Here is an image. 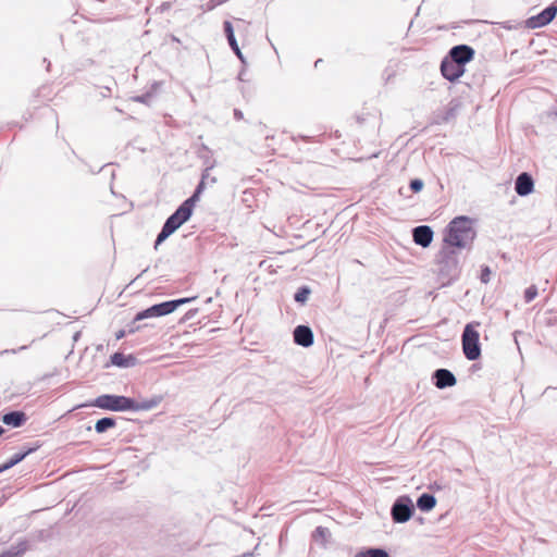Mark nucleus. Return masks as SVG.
I'll use <instances>...</instances> for the list:
<instances>
[{
  "label": "nucleus",
  "instance_id": "1",
  "mask_svg": "<svg viewBox=\"0 0 557 557\" xmlns=\"http://www.w3.org/2000/svg\"><path fill=\"white\" fill-rule=\"evenodd\" d=\"M475 231L468 216L455 218L445 230L444 243L448 247L467 248L474 239Z\"/></svg>",
  "mask_w": 557,
  "mask_h": 557
},
{
  "label": "nucleus",
  "instance_id": "2",
  "mask_svg": "<svg viewBox=\"0 0 557 557\" xmlns=\"http://www.w3.org/2000/svg\"><path fill=\"white\" fill-rule=\"evenodd\" d=\"M480 323H468L462 332L461 342L462 350L466 358L470 361H474L481 356V347L479 343L480 334L475 330Z\"/></svg>",
  "mask_w": 557,
  "mask_h": 557
},
{
  "label": "nucleus",
  "instance_id": "3",
  "mask_svg": "<svg viewBox=\"0 0 557 557\" xmlns=\"http://www.w3.org/2000/svg\"><path fill=\"white\" fill-rule=\"evenodd\" d=\"M89 406L112 411H127L133 406V399L125 396L104 394L94 399Z\"/></svg>",
  "mask_w": 557,
  "mask_h": 557
},
{
  "label": "nucleus",
  "instance_id": "4",
  "mask_svg": "<svg viewBox=\"0 0 557 557\" xmlns=\"http://www.w3.org/2000/svg\"><path fill=\"white\" fill-rule=\"evenodd\" d=\"M413 504L408 496L398 497L392 506L391 515L396 523L407 522L413 513Z\"/></svg>",
  "mask_w": 557,
  "mask_h": 557
},
{
  "label": "nucleus",
  "instance_id": "5",
  "mask_svg": "<svg viewBox=\"0 0 557 557\" xmlns=\"http://www.w3.org/2000/svg\"><path fill=\"white\" fill-rule=\"evenodd\" d=\"M557 14V4L553 3L546 9H544L541 13L531 16L527 20L525 24L529 28H540L547 24H549Z\"/></svg>",
  "mask_w": 557,
  "mask_h": 557
},
{
  "label": "nucleus",
  "instance_id": "6",
  "mask_svg": "<svg viewBox=\"0 0 557 557\" xmlns=\"http://www.w3.org/2000/svg\"><path fill=\"white\" fill-rule=\"evenodd\" d=\"M189 203H182L164 222V226L173 233L190 218Z\"/></svg>",
  "mask_w": 557,
  "mask_h": 557
},
{
  "label": "nucleus",
  "instance_id": "7",
  "mask_svg": "<svg viewBox=\"0 0 557 557\" xmlns=\"http://www.w3.org/2000/svg\"><path fill=\"white\" fill-rule=\"evenodd\" d=\"M174 305H170L169 301H164L161 304L153 305L135 315V321H141L149 318L163 317L172 313V307Z\"/></svg>",
  "mask_w": 557,
  "mask_h": 557
},
{
  "label": "nucleus",
  "instance_id": "8",
  "mask_svg": "<svg viewBox=\"0 0 557 557\" xmlns=\"http://www.w3.org/2000/svg\"><path fill=\"white\" fill-rule=\"evenodd\" d=\"M441 72L446 79L454 82L463 74L465 66L446 58L442 61Z\"/></svg>",
  "mask_w": 557,
  "mask_h": 557
},
{
  "label": "nucleus",
  "instance_id": "9",
  "mask_svg": "<svg viewBox=\"0 0 557 557\" xmlns=\"http://www.w3.org/2000/svg\"><path fill=\"white\" fill-rule=\"evenodd\" d=\"M474 55V50L467 45L455 46L449 51V59L465 66Z\"/></svg>",
  "mask_w": 557,
  "mask_h": 557
},
{
  "label": "nucleus",
  "instance_id": "10",
  "mask_svg": "<svg viewBox=\"0 0 557 557\" xmlns=\"http://www.w3.org/2000/svg\"><path fill=\"white\" fill-rule=\"evenodd\" d=\"M433 236V230L429 225H420L412 230L413 242L423 248L431 245Z\"/></svg>",
  "mask_w": 557,
  "mask_h": 557
},
{
  "label": "nucleus",
  "instance_id": "11",
  "mask_svg": "<svg viewBox=\"0 0 557 557\" xmlns=\"http://www.w3.org/2000/svg\"><path fill=\"white\" fill-rule=\"evenodd\" d=\"M294 342L302 347H310L313 345L314 336L312 330L307 325H298L293 332Z\"/></svg>",
  "mask_w": 557,
  "mask_h": 557
},
{
  "label": "nucleus",
  "instance_id": "12",
  "mask_svg": "<svg viewBox=\"0 0 557 557\" xmlns=\"http://www.w3.org/2000/svg\"><path fill=\"white\" fill-rule=\"evenodd\" d=\"M432 377L434 380V385L440 389L451 387L457 383L453 372L447 369L435 370Z\"/></svg>",
  "mask_w": 557,
  "mask_h": 557
},
{
  "label": "nucleus",
  "instance_id": "13",
  "mask_svg": "<svg viewBox=\"0 0 557 557\" xmlns=\"http://www.w3.org/2000/svg\"><path fill=\"white\" fill-rule=\"evenodd\" d=\"M533 188L534 181L529 173L523 172L517 176L515 182V190L519 196L524 197L530 195L533 191Z\"/></svg>",
  "mask_w": 557,
  "mask_h": 557
},
{
  "label": "nucleus",
  "instance_id": "14",
  "mask_svg": "<svg viewBox=\"0 0 557 557\" xmlns=\"http://www.w3.org/2000/svg\"><path fill=\"white\" fill-rule=\"evenodd\" d=\"M454 255V251H450V250H447L446 248H444L441 252H440V263H444V259H446L445 261V267H442L441 268V272L442 273H445L447 275H451L456 272V269H457V260L456 258L453 256Z\"/></svg>",
  "mask_w": 557,
  "mask_h": 557
},
{
  "label": "nucleus",
  "instance_id": "15",
  "mask_svg": "<svg viewBox=\"0 0 557 557\" xmlns=\"http://www.w3.org/2000/svg\"><path fill=\"white\" fill-rule=\"evenodd\" d=\"M26 421V414L23 411H10L2 417V422L13 428H20Z\"/></svg>",
  "mask_w": 557,
  "mask_h": 557
},
{
  "label": "nucleus",
  "instance_id": "16",
  "mask_svg": "<svg viewBox=\"0 0 557 557\" xmlns=\"http://www.w3.org/2000/svg\"><path fill=\"white\" fill-rule=\"evenodd\" d=\"M28 549L27 541H20L8 550L0 554V557H21Z\"/></svg>",
  "mask_w": 557,
  "mask_h": 557
},
{
  "label": "nucleus",
  "instance_id": "17",
  "mask_svg": "<svg viewBox=\"0 0 557 557\" xmlns=\"http://www.w3.org/2000/svg\"><path fill=\"white\" fill-rule=\"evenodd\" d=\"M436 505V499L432 494L423 493L417 500V506L421 511H430Z\"/></svg>",
  "mask_w": 557,
  "mask_h": 557
},
{
  "label": "nucleus",
  "instance_id": "18",
  "mask_svg": "<svg viewBox=\"0 0 557 557\" xmlns=\"http://www.w3.org/2000/svg\"><path fill=\"white\" fill-rule=\"evenodd\" d=\"M223 26H224V33L226 35L230 47L232 48V50L234 52H238L239 47H238L237 40L234 35V29H233L232 23L228 21H225Z\"/></svg>",
  "mask_w": 557,
  "mask_h": 557
},
{
  "label": "nucleus",
  "instance_id": "19",
  "mask_svg": "<svg viewBox=\"0 0 557 557\" xmlns=\"http://www.w3.org/2000/svg\"><path fill=\"white\" fill-rule=\"evenodd\" d=\"M115 426V420L110 417H104L99 419L95 424V430L97 433H104L109 429H112Z\"/></svg>",
  "mask_w": 557,
  "mask_h": 557
},
{
  "label": "nucleus",
  "instance_id": "20",
  "mask_svg": "<svg viewBox=\"0 0 557 557\" xmlns=\"http://www.w3.org/2000/svg\"><path fill=\"white\" fill-rule=\"evenodd\" d=\"M355 557H389L387 552L382 548H369L356 554Z\"/></svg>",
  "mask_w": 557,
  "mask_h": 557
},
{
  "label": "nucleus",
  "instance_id": "21",
  "mask_svg": "<svg viewBox=\"0 0 557 557\" xmlns=\"http://www.w3.org/2000/svg\"><path fill=\"white\" fill-rule=\"evenodd\" d=\"M310 294H311V289L308 286H301L296 292L294 299L296 302L306 304Z\"/></svg>",
  "mask_w": 557,
  "mask_h": 557
},
{
  "label": "nucleus",
  "instance_id": "22",
  "mask_svg": "<svg viewBox=\"0 0 557 557\" xmlns=\"http://www.w3.org/2000/svg\"><path fill=\"white\" fill-rule=\"evenodd\" d=\"M157 406V401L154 400H145L141 403H137L133 399V406L131 408L132 411H140V410H150Z\"/></svg>",
  "mask_w": 557,
  "mask_h": 557
},
{
  "label": "nucleus",
  "instance_id": "23",
  "mask_svg": "<svg viewBox=\"0 0 557 557\" xmlns=\"http://www.w3.org/2000/svg\"><path fill=\"white\" fill-rule=\"evenodd\" d=\"M33 449H28L26 451H23V453H17L15 454L14 456H12L4 465L7 467V469H11L12 467H14L15 465H17L18 462H21L22 460H24V458L29 454L32 453Z\"/></svg>",
  "mask_w": 557,
  "mask_h": 557
},
{
  "label": "nucleus",
  "instance_id": "24",
  "mask_svg": "<svg viewBox=\"0 0 557 557\" xmlns=\"http://www.w3.org/2000/svg\"><path fill=\"white\" fill-rule=\"evenodd\" d=\"M129 358L131 357H126L121 352H115L111 356V362H112V364L117 366V367H128Z\"/></svg>",
  "mask_w": 557,
  "mask_h": 557
},
{
  "label": "nucleus",
  "instance_id": "25",
  "mask_svg": "<svg viewBox=\"0 0 557 557\" xmlns=\"http://www.w3.org/2000/svg\"><path fill=\"white\" fill-rule=\"evenodd\" d=\"M172 234L173 232L163 225L161 232L158 234L157 239L154 242V249H157L158 246L162 244Z\"/></svg>",
  "mask_w": 557,
  "mask_h": 557
},
{
  "label": "nucleus",
  "instance_id": "26",
  "mask_svg": "<svg viewBox=\"0 0 557 557\" xmlns=\"http://www.w3.org/2000/svg\"><path fill=\"white\" fill-rule=\"evenodd\" d=\"M537 296V288L535 285L528 287L524 292V299L527 302H531Z\"/></svg>",
  "mask_w": 557,
  "mask_h": 557
},
{
  "label": "nucleus",
  "instance_id": "27",
  "mask_svg": "<svg viewBox=\"0 0 557 557\" xmlns=\"http://www.w3.org/2000/svg\"><path fill=\"white\" fill-rule=\"evenodd\" d=\"M194 299H195V297L180 298V299L169 300V304L174 305L172 307V311L174 312L180 306L190 302Z\"/></svg>",
  "mask_w": 557,
  "mask_h": 557
},
{
  "label": "nucleus",
  "instance_id": "28",
  "mask_svg": "<svg viewBox=\"0 0 557 557\" xmlns=\"http://www.w3.org/2000/svg\"><path fill=\"white\" fill-rule=\"evenodd\" d=\"M410 188L413 193H419L423 188V182L419 178L410 182Z\"/></svg>",
  "mask_w": 557,
  "mask_h": 557
},
{
  "label": "nucleus",
  "instance_id": "29",
  "mask_svg": "<svg viewBox=\"0 0 557 557\" xmlns=\"http://www.w3.org/2000/svg\"><path fill=\"white\" fill-rule=\"evenodd\" d=\"M199 196L197 193H194L191 197H189L188 199H186L183 203H189L190 206V214L193 213V210H194V206L196 203V201L199 199Z\"/></svg>",
  "mask_w": 557,
  "mask_h": 557
},
{
  "label": "nucleus",
  "instance_id": "30",
  "mask_svg": "<svg viewBox=\"0 0 557 557\" xmlns=\"http://www.w3.org/2000/svg\"><path fill=\"white\" fill-rule=\"evenodd\" d=\"M490 276H491V271L490 269L486 267L482 270V273H481V281L483 283H487L490 281Z\"/></svg>",
  "mask_w": 557,
  "mask_h": 557
},
{
  "label": "nucleus",
  "instance_id": "31",
  "mask_svg": "<svg viewBox=\"0 0 557 557\" xmlns=\"http://www.w3.org/2000/svg\"><path fill=\"white\" fill-rule=\"evenodd\" d=\"M329 533L327 529L318 527L314 531V535H319L321 537H324Z\"/></svg>",
  "mask_w": 557,
  "mask_h": 557
},
{
  "label": "nucleus",
  "instance_id": "32",
  "mask_svg": "<svg viewBox=\"0 0 557 557\" xmlns=\"http://www.w3.org/2000/svg\"><path fill=\"white\" fill-rule=\"evenodd\" d=\"M136 322L137 321L134 319L133 322L128 325V333H134L139 330V326L136 325Z\"/></svg>",
  "mask_w": 557,
  "mask_h": 557
},
{
  "label": "nucleus",
  "instance_id": "33",
  "mask_svg": "<svg viewBox=\"0 0 557 557\" xmlns=\"http://www.w3.org/2000/svg\"><path fill=\"white\" fill-rule=\"evenodd\" d=\"M27 346H21L18 349H5L1 354H16L20 350L26 349Z\"/></svg>",
  "mask_w": 557,
  "mask_h": 557
},
{
  "label": "nucleus",
  "instance_id": "34",
  "mask_svg": "<svg viewBox=\"0 0 557 557\" xmlns=\"http://www.w3.org/2000/svg\"><path fill=\"white\" fill-rule=\"evenodd\" d=\"M150 98L149 95H145V96H139V97H136L135 100L136 101H139V102H144V103H147V100Z\"/></svg>",
  "mask_w": 557,
  "mask_h": 557
},
{
  "label": "nucleus",
  "instance_id": "35",
  "mask_svg": "<svg viewBox=\"0 0 557 557\" xmlns=\"http://www.w3.org/2000/svg\"><path fill=\"white\" fill-rule=\"evenodd\" d=\"M203 188H205V182H203V181H201V182L198 184V186H197V188H196L195 193H197L198 195H200V194L202 193Z\"/></svg>",
  "mask_w": 557,
  "mask_h": 557
},
{
  "label": "nucleus",
  "instance_id": "36",
  "mask_svg": "<svg viewBox=\"0 0 557 557\" xmlns=\"http://www.w3.org/2000/svg\"><path fill=\"white\" fill-rule=\"evenodd\" d=\"M234 53L238 57V59H239L242 62H245V59H244V55H243V53H242L240 49H238V52H234Z\"/></svg>",
  "mask_w": 557,
  "mask_h": 557
},
{
  "label": "nucleus",
  "instance_id": "37",
  "mask_svg": "<svg viewBox=\"0 0 557 557\" xmlns=\"http://www.w3.org/2000/svg\"><path fill=\"white\" fill-rule=\"evenodd\" d=\"M411 4L418 5V9L420 8V4L422 0H408Z\"/></svg>",
  "mask_w": 557,
  "mask_h": 557
},
{
  "label": "nucleus",
  "instance_id": "38",
  "mask_svg": "<svg viewBox=\"0 0 557 557\" xmlns=\"http://www.w3.org/2000/svg\"><path fill=\"white\" fill-rule=\"evenodd\" d=\"M209 170H210V169H206V170H205V172L202 173V178H201V181H203V182H205V178H207V177H208V175H209Z\"/></svg>",
  "mask_w": 557,
  "mask_h": 557
},
{
  "label": "nucleus",
  "instance_id": "39",
  "mask_svg": "<svg viewBox=\"0 0 557 557\" xmlns=\"http://www.w3.org/2000/svg\"><path fill=\"white\" fill-rule=\"evenodd\" d=\"M234 115L236 119H240L243 116L242 112L239 110L234 111Z\"/></svg>",
  "mask_w": 557,
  "mask_h": 557
},
{
  "label": "nucleus",
  "instance_id": "40",
  "mask_svg": "<svg viewBox=\"0 0 557 557\" xmlns=\"http://www.w3.org/2000/svg\"><path fill=\"white\" fill-rule=\"evenodd\" d=\"M124 336H125V331H123V330H122V331H120V332L116 334V338H117V339H120V338H122V337H124Z\"/></svg>",
  "mask_w": 557,
  "mask_h": 557
},
{
  "label": "nucleus",
  "instance_id": "41",
  "mask_svg": "<svg viewBox=\"0 0 557 557\" xmlns=\"http://www.w3.org/2000/svg\"><path fill=\"white\" fill-rule=\"evenodd\" d=\"M5 470H8V469H7V467H5V465H4V463H3V465H1V466H0V473L4 472Z\"/></svg>",
  "mask_w": 557,
  "mask_h": 557
},
{
  "label": "nucleus",
  "instance_id": "42",
  "mask_svg": "<svg viewBox=\"0 0 557 557\" xmlns=\"http://www.w3.org/2000/svg\"><path fill=\"white\" fill-rule=\"evenodd\" d=\"M3 432H4L3 428L0 426V436L2 435Z\"/></svg>",
  "mask_w": 557,
  "mask_h": 557
}]
</instances>
